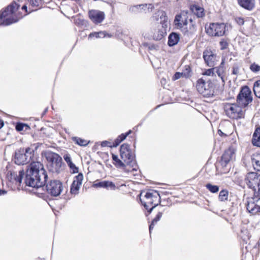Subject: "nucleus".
<instances>
[{
  "instance_id": "a878e982",
  "label": "nucleus",
  "mask_w": 260,
  "mask_h": 260,
  "mask_svg": "<svg viewBox=\"0 0 260 260\" xmlns=\"http://www.w3.org/2000/svg\"><path fill=\"white\" fill-rule=\"evenodd\" d=\"M162 212H158V213L157 214V215H156L155 217L152 220V221L149 226V230L150 234H151V232H152V230L153 229L155 224H156L157 222L160 219V218L162 216Z\"/></svg>"
},
{
  "instance_id": "0eeeda50",
  "label": "nucleus",
  "mask_w": 260,
  "mask_h": 260,
  "mask_svg": "<svg viewBox=\"0 0 260 260\" xmlns=\"http://www.w3.org/2000/svg\"><path fill=\"white\" fill-rule=\"evenodd\" d=\"M196 88L198 92L204 97H211L214 95L215 84L211 80L206 81L203 78L199 79Z\"/></svg>"
},
{
  "instance_id": "58836bf2",
  "label": "nucleus",
  "mask_w": 260,
  "mask_h": 260,
  "mask_svg": "<svg viewBox=\"0 0 260 260\" xmlns=\"http://www.w3.org/2000/svg\"><path fill=\"white\" fill-rule=\"evenodd\" d=\"M189 21L190 23L189 30L191 32L193 33L197 30L196 23L192 18L189 19Z\"/></svg>"
},
{
  "instance_id": "09e8293b",
  "label": "nucleus",
  "mask_w": 260,
  "mask_h": 260,
  "mask_svg": "<svg viewBox=\"0 0 260 260\" xmlns=\"http://www.w3.org/2000/svg\"><path fill=\"white\" fill-rule=\"evenodd\" d=\"M141 8L142 10H145L147 8V4H142V5H137V6H134L133 8H132V11H134V9H138V8Z\"/></svg>"
},
{
  "instance_id": "7c9ffc66",
  "label": "nucleus",
  "mask_w": 260,
  "mask_h": 260,
  "mask_svg": "<svg viewBox=\"0 0 260 260\" xmlns=\"http://www.w3.org/2000/svg\"><path fill=\"white\" fill-rule=\"evenodd\" d=\"M253 90L255 95L260 99V80L254 82Z\"/></svg>"
},
{
  "instance_id": "ddd939ff",
  "label": "nucleus",
  "mask_w": 260,
  "mask_h": 260,
  "mask_svg": "<svg viewBox=\"0 0 260 260\" xmlns=\"http://www.w3.org/2000/svg\"><path fill=\"white\" fill-rule=\"evenodd\" d=\"M188 13L187 11L183 10L176 15L173 22L175 28L180 29L187 25Z\"/></svg>"
},
{
  "instance_id": "5701e85b",
  "label": "nucleus",
  "mask_w": 260,
  "mask_h": 260,
  "mask_svg": "<svg viewBox=\"0 0 260 260\" xmlns=\"http://www.w3.org/2000/svg\"><path fill=\"white\" fill-rule=\"evenodd\" d=\"M63 158L67 163L68 166L72 171V173H77L78 172V168L72 162L70 155L66 154L64 155Z\"/></svg>"
},
{
  "instance_id": "a18cd8bd",
  "label": "nucleus",
  "mask_w": 260,
  "mask_h": 260,
  "mask_svg": "<svg viewBox=\"0 0 260 260\" xmlns=\"http://www.w3.org/2000/svg\"><path fill=\"white\" fill-rule=\"evenodd\" d=\"M214 68H213L207 69L203 73V74L207 76H213L214 74Z\"/></svg>"
},
{
  "instance_id": "a211bd4d",
  "label": "nucleus",
  "mask_w": 260,
  "mask_h": 260,
  "mask_svg": "<svg viewBox=\"0 0 260 260\" xmlns=\"http://www.w3.org/2000/svg\"><path fill=\"white\" fill-rule=\"evenodd\" d=\"M189 9L191 13L197 18H203L205 16V10L199 5L193 4L190 5Z\"/></svg>"
},
{
  "instance_id": "4d7b16f0",
  "label": "nucleus",
  "mask_w": 260,
  "mask_h": 260,
  "mask_svg": "<svg viewBox=\"0 0 260 260\" xmlns=\"http://www.w3.org/2000/svg\"><path fill=\"white\" fill-rule=\"evenodd\" d=\"M217 133L221 137H226L227 136V135L222 132L220 129H218Z\"/></svg>"
},
{
  "instance_id": "864d4df0",
  "label": "nucleus",
  "mask_w": 260,
  "mask_h": 260,
  "mask_svg": "<svg viewBox=\"0 0 260 260\" xmlns=\"http://www.w3.org/2000/svg\"><path fill=\"white\" fill-rule=\"evenodd\" d=\"M154 8V6L151 4H147V10L148 12H151L152 9Z\"/></svg>"
},
{
  "instance_id": "ea45409f",
  "label": "nucleus",
  "mask_w": 260,
  "mask_h": 260,
  "mask_svg": "<svg viewBox=\"0 0 260 260\" xmlns=\"http://www.w3.org/2000/svg\"><path fill=\"white\" fill-rule=\"evenodd\" d=\"M219 45L220 46V49L223 50L226 49L229 46V43L228 41L225 39H222L219 42Z\"/></svg>"
},
{
  "instance_id": "f704fd0d",
  "label": "nucleus",
  "mask_w": 260,
  "mask_h": 260,
  "mask_svg": "<svg viewBox=\"0 0 260 260\" xmlns=\"http://www.w3.org/2000/svg\"><path fill=\"white\" fill-rule=\"evenodd\" d=\"M191 70L189 66H185L182 71L183 76L185 78H188L191 76Z\"/></svg>"
},
{
  "instance_id": "c9c22d12",
  "label": "nucleus",
  "mask_w": 260,
  "mask_h": 260,
  "mask_svg": "<svg viewBox=\"0 0 260 260\" xmlns=\"http://www.w3.org/2000/svg\"><path fill=\"white\" fill-rule=\"evenodd\" d=\"M44 3L43 0H34V12L42 8Z\"/></svg>"
},
{
  "instance_id": "4c0bfd02",
  "label": "nucleus",
  "mask_w": 260,
  "mask_h": 260,
  "mask_svg": "<svg viewBox=\"0 0 260 260\" xmlns=\"http://www.w3.org/2000/svg\"><path fill=\"white\" fill-rule=\"evenodd\" d=\"M83 179V175L82 173H79L77 176L74 177L73 181L75 182V183L82 185V181Z\"/></svg>"
},
{
  "instance_id": "8fccbe9b",
  "label": "nucleus",
  "mask_w": 260,
  "mask_h": 260,
  "mask_svg": "<svg viewBox=\"0 0 260 260\" xmlns=\"http://www.w3.org/2000/svg\"><path fill=\"white\" fill-rule=\"evenodd\" d=\"M101 146L104 147H109L110 148H112V146H111V144L110 142L108 141H103L101 142Z\"/></svg>"
},
{
  "instance_id": "412c9836",
  "label": "nucleus",
  "mask_w": 260,
  "mask_h": 260,
  "mask_svg": "<svg viewBox=\"0 0 260 260\" xmlns=\"http://www.w3.org/2000/svg\"><path fill=\"white\" fill-rule=\"evenodd\" d=\"M156 19L159 21V23L162 25V27L165 28L167 27V22L168 21V17L166 13L164 11H159L156 13Z\"/></svg>"
},
{
  "instance_id": "e2e57ef3",
  "label": "nucleus",
  "mask_w": 260,
  "mask_h": 260,
  "mask_svg": "<svg viewBox=\"0 0 260 260\" xmlns=\"http://www.w3.org/2000/svg\"><path fill=\"white\" fill-rule=\"evenodd\" d=\"M6 193V191L5 190L0 189V196Z\"/></svg>"
},
{
  "instance_id": "dca6fc26",
  "label": "nucleus",
  "mask_w": 260,
  "mask_h": 260,
  "mask_svg": "<svg viewBox=\"0 0 260 260\" xmlns=\"http://www.w3.org/2000/svg\"><path fill=\"white\" fill-rule=\"evenodd\" d=\"M145 197L147 200V203L150 205H154V202L158 200V204L160 203V197L158 191L153 190L152 192L148 191L146 193Z\"/></svg>"
},
{
  "instance_id": "cd10ccee",
  "label": "nucleus",
  "mask_w": 260,
  "mask_h": 260,
  "mask_svg": "<svg viewBox=\"0 0 260 260\" xmlns=\"http://www.w3.org/2000/svg\"><path fill=\"white\" fill-rule=\"evenodd\" d=\"M72 139L75 144L80 146H86L89 143L85 140L77 137H72Z\"/></svg>"
},
{
  "instance_id": "9b49d317",
  "label": "nucleus",
  "mask_w": 260,
  "mask_h": 260,
  "mask_svg": "<svg viewBox=\"0 0 260 260\" xmlns=\"http://www.w3.org/2000/svg\"><path fill=\"white\" fill-rule=\"evenodd\" d=\"M47 192L52 197H58L63 190L62 182L58 180H51L45 187Z\"/></svg>"
},
{
  "instance_id": "603ef678",
  "label": "nucleus",
  "mask_w": 260,
  "mask_h": 260,
  "mask_svg": "<svg viewBox=\"0 0 260 260\" xmlns=\"http://www.w3.org/2000/svg\"><path fill=\"white\" fill-rule=\"evenodd\" d=\"M120 144V143L117 140V139H115L113 143L112 144H111L112 148V147H116Z\"/></svg>"
},
{
  "instance_id": "bb28decb",
  "label": "nucleus",
  "mask_w": 260,
  "mask_h": 260,
  "mask_svg": "<svg viewBox=\"0 0 260 260\" xmlns=\"http://www.w3.org/2000/svg\"><path fill=\"white\" fill-rule=\"evenodd\" d=\"M229 197V191L227 189H224L220 190L218 196V199L221 202L228 201Z\"/></svg>"
},
{
  "instance_id": "e433bc0d",
  "label": "nucleus",
  "mask_w": 260,
  "mask_h": 260,
  "mask_svg": "<svg viewBox=\"0 0 260 260\" xmlns=\"http://www.w3.org/2000/svg\"><path fill=\"white\" fill-rule=\"evenodd\" d=\"M131 150L129 145L127 144L124 143L120 146V154H124L126 152Z\"/></svg>"
},
{
  "instance_id": "2f4dec72",
  "label": "nucleus",
  "mask_w": 260,
  "mask_h": 260,
  "mask_svg": "<svg viewBox=\"0 0 260 260\" xmlns=\"http://www.w3.org/2000/svg\"><path fill=\"white\" fill-rule=\"evenodd\" d=\"M112 159L115 162V165L118 167H123L125 166V164L120 159H119L117 155L112 154Z\"/></svg>"
},
{
  "instance_id": "4468645a",
  "label": "nucleus",
  "mask_w": 260,
  "mask_h": 260,
  "mask_svg": "<svg viewBox=\"0 0 260 260\" xmlns=\"http://www.w3.org/2000/svg\"><path fill=\"white\" fill-rule=\"evenodd\" d=\"M90 19L95 24H99L105 19V14L104 12L97 10H91L88 11Z\"/></svg>"
},
{
  "instance_id": "f257e3e1",
  "label": "nucleus",
  "mask_w": 260,
  "mask_h": 260,
  "mask_svg": "<svg viewBox=\"0 0 260 260\" xmlns=\"http://www.w3.org/2000/svg\"><path fill=\"white\" fill-rule=\"evenodd\" d=\"M15 162L18 165L29 164L26 170V175L24 182L22 183V177L24 175L23 170L19 171L18 175L14 172L9 171L7 175L8 182L7 185L13 190L19 189L21 187L22 190L31 193L32 190V151L28 147L25 149H20L15 152Z\"/></svg>"
},
{
  "instance_id": "1a4fd4ad",
  "label": "nucleus",
  "mask_w": 260,
  "mask_h": 260,
  "mask_svg": "<svg viewBox=\"0 0 260 260\" xmlns=\"http://www.w3.org/2000/svg\"><path fill=\"white\" fill-rule=\"evenodd\" d=\"M252 100L251 91L248 86L242 87L237 96V103L242 108H246Z\"/></svg>"
},
{
  "instance_id": "6e6552de",
  "label": "nucleus",
  "mask_w": 260,
  "mask_h": 260,
  "mask_svg": "<svg viewBox=\"0 0 260 260\" xmlns=\"http://www.w3.org/2000/svg\"><path fill=\"white\" fill-rule=\"evenodd\" d=\"M224 111L225 115L231 119H239L244 118L245 110L237 104L226 103L224 105Z\"/></svg>"
},
{
  "instance_id": "393cba45",
  "label": "nucleus",
  "mask_w": 260,
  "mask_h": 260,
  "mask_svg": "<svg viewBox=\"0 0 260 260\" xmlns=\"http://www.w3.org/2000/svg\"><path fill=\"white\" fill-rule=\"evenodd\" d=\"M166 32L163 28L155 30L153 35V39L155 41L161 40L165 36Z\"/></svg>"
},
{
  "instance_id": "6ab92c4d",
  "label": "nucleus",
  "mask_w": 260,
  "mask_h": 260,
  "mask_svg": "<svg viewBox=\"0 0 260 260\" xmlns=\"http://www.w3.org/2000/svg\"><path fill=\"white\" fill-rule=\"evenodd\" d=\"M238 4L243 8L252 11L255 8V0H237Z\"/></svg>"
},
{
  "instance_id": "774afa93",
  "label": "nucleus",
  "mask_w": 260,
  "mask_h": 260,
  "mask_svg": "<svg viewBox=\"0 0 260 260\" xmlns=\"http://www.w3.org/2000/svg\"><path fill=\"white\" fill-rule=\"evenodd\" d=\"M133 170L136 171V170H137V169H136V168H133Z\"/></svg>"
},
{
  "instance_id": "423d86ee",
  "label": "nucleus",
  "mask_w": 260,
  "mask_h": 260,
  "mask_svg": "<svg viewBox=\"0 0 260 260\" xmlns=\"http://www.w3.org/2000/svg\"><path fill=\"white\" fill-rule=\"evenodd\" d=\"M244 181L248 188L253 191V194H260V174L249 172L245 175Z\"/></svg>"
},
{
  "instance_id": "b1692460",
  "label": "nucleus",
  "mask_w": 260,
  "mask_h": 260,
  "mask_svg": "<svg viewBox=\"0 0 260 260\" xmlns=\"http://www.w3.org/2000/svg\"><path fill=\"white\" fill-rule=\"evenodd\" d=\"M252 143L254 146L260 147V127L255 129L252 136Z\"/></svg>"
},
{
  "instance_id": "0e129e2a",
  "label": "nucleus",
  "mask_w": 260,
  "mask_h": 260,
  "mask_svg": "<svg viewBox=\"0 0 260 260\" xmlns=\"http://www.w3.org/2000/svg\"><path fill=\"white\" fill-rule=\"evenodd\" d=\"M48 108H47V107L45 109L43 113L42 114V116L44 115L48 111Z\"/></svg>"
},
{
  "instance_id": "9d476101",
  "label": "nucleus",
  "mask_w": 260,
  "mask_h": 260,
  "mask_svg": "<svg viewBox=\"0 0 260 260\" xmlns=\"http://www.w3.org/2000/svg\"><path fill=\"white\" fill-rule=\"evenodd\" d=\"M226 24L224 23H211L205 26L206 34L211 37H221L225 34Z\"/></svg>"
},
{
  "instance_id": "bf43d9fd",
  "label": "nucleus",
  "mask_w": 260,
  "mask_h": 260,
  "mask_svg": "<svg viewBox=\"0 0 260 260\" xmlns=\"http://www.w3.org/2000/svg\"><path fill=\"white\" fill-rule=\"evenodd\" d=\"M156 46L154 44H149L148 48L150 50H154L156 49Z\"/></svg>"
},
{
  "instance_id": "2eb2a0df",
  "label": "nucleus",
  "mask_w": 260,
  "mask_h": 260,
  "mask_svg": "<svg viewBox=\"0 0 260 260\" xmlns=\"http://www.w3.org/2000/svg\"><path fill=\"white\" fill-rule=\"evenodd\" d=\"M203 57L208 66L213 67L215 65L216 56L212 51L210 50L204 51Z\"/></svg>"
},
{
  "instance_id": "473e14b6",
  "label": "nucleus",
  "mask_w": 260,
  "mask_h": 260,
  "mask_svg": "<svg viewBox=\"0 0 260 260\" xmlns=\"http://www.w3.org/2000/svg\"><path fill=\"white\" fill-rule=\"evenodd\" d=\"M106 34L105 31L94 32L89 34V38H103L106 36Z\"/></svg>"
},
{
  "instance_id": "79ce46f5",
  "label": "nucleus",
  "mask_w": 260,
  "mask_h": 260,
  "mask_svg": "<svg viewBox=\"0 0 260 260\" xmlns=\"http://www.w3.org/2000/svg\"><path fill=\"white\" fill-rule=\"evenodd\" d=\"M250 69L252 72L257 73L260 71V66L257 64L253 63L250 66Z\"/></svg>"
},
{
  "instance_id": "c03bdc74",
  "label": "nucleus",
  "mask_w": 260,
  "mask_h": 260,
  "mask_svg": "<svg viewBox=\"0 0 260 260\" xmlns=\"http://www.w3.org/2000/svg\"><path fill=\"white\" fill-rule=\"evenodd\" d=\"M239 67L237 64H234L232 67V74L238 75L239 74Z\"/></svg>"
},
{
  "instance_id": "37998d69",
  "label": "nucleus",
  "mask_w": 260,
  "mask_h": 260,
  "mask_svg": "<svg viewBox=\"0 0 260 260\" xmlns=\"http://www.w3.org/2000/svg\"><path fill=\"white\" fill-rule=\"evenodd\" d=\"M107 189H110L112 190H115L116 189L115 184L112 181H108L107 187Z\"/></svg>"
},
{
  "instance_id": "39448f33",
  "label": "nucleus",
  "mask_w": 260,
  "mask_h": 260,
  "mask_svg": "<svg viewBox=\"0 0 260 260\" xmlns=\"http://www.w3.org/2000/svg\"><path fill=\"white\" fill-rule=\"evenodd\" d=\"M235 150L233 147H230L225 150L216 162V171L221 174L228 173L231 168V162L235 157Z\"/></svg>"
},
{
  "instance_id": "338daca9",
  "label": "nucleus",
  "mask_w": 260,
  "mask_h": 260,
  "mask_svg": "<svg viewBox=\"0 0 260 260\" xmlns=\"http://www.w3.org/2000/svg\"><path fill=\"white\" fill-rule=\"evenodd\" d=\"M117 139V140H118V141L120 143L121 142H122V141L118 137H117V138L116 139Z\"/></svg>"
},
{
  "instance_id": "72a5a7b5",
  "label": "nucleus",
  "mask_w": 260,
  "mask_h": 260,
  "mask_svg": "<svg viewBox=\"0 0 260 260\" xmlns=\"http://www.w3.org/2000/svg\"><path fill=\"white\" fill-rule=\"evenodd\" d=\"M15 128L18 132H21L24 129H25V131L29 129V127L26 124L22 123H17L16 125Z\"/></svg>"
},
{
  "instance_id": "de8ad7c7",
  "label": "nucleus",
  "mask_w": 260,
  "mask_h": 260,
  "mask_svg": "<svg viewBox=\"0 0 260 260\" xmlns=\"http://www.w3.org/2000/svg\"><path fill=\"white\" fill-rule=\"evenodd\" d=\"M74 22L76 25H84L85 24V21L84 19L81 18H77L74 20Z\"/></svg>"
},
{
  "instance_id": "7ed1b4c3",
  "label": "nucleus",
  "mask_w": 260,
  "mask_h": 260,
  "mask_svg": "<svg viewBox=\"0 0 260 260\" xmlns=\"http://www.w3.org/2000/svg\"><path fill=\"white\" fill-rule=\"evenodd\" d=\"M47 178L48 175L43 165L34 160V194L44 200L47 199V191L44 186Z\"/></svg>"
},
{
  "instance_id": "49530a36",
  "label": "nucleus",
  "mask_w": 260,
  "mask_h": 260,
  "mask_svg": "<svg viewBox=\"0 0 260 260\" xmlns=\"http://www.w3.org/2000/svg\"><path fill=\"white\" fill-rule=\"evenodd\" d=\"M235 21L237 22V23L239 25H244V20L243 19V18L241 17H236L235 18Z\"/></svg>"
},
{
  "instance_id": "aec40b11",
  "label": "nucleus",
  "mask_w": 260,
  "mask_h": 260,
  "mask_svg": "<svg viewBox=\"0 0 260 260\" xmlns=\"http://www.w3.org/2000/svg\"><path fill=\"white\" fill-rule=\"evenodd\" d=\"M180 40V34L176 32H171L168 36V45L173 47L178 44Z\"/></svg>"
},
{
  "instance_id": "20e7f679",
  "label": "nucleus",
  "mask_w": 260,
  "mask_h": 260,
  "mask_svg": "<svg viewBox=\"0 0 260 260\" xmlns=\"http://www.w3.org/2000/svg\"><path fill=\"white\" fill-rule=\"evenodd\" d=\"M41 155L48 161L47 167L49 172L58 174L62 171V159L58 154L46 150L42 151Z\"/></svg>"
},
{
  "instance_id": "5fc2aeb1",
  "label": "nucleus",
  "mask_w": 260,
  "mask_h": 260,
  "mask_svg": "<svg viewBox=\"0 0 260 260\" xmlns=\"http://www.w3.org/2000/svg\"><path fill=\"white\" fill-rule=\"evenodd\" d=\"M141 200V202L142 203V204L143 205V206L144 207V208L147 210H148V209H149V206L148 205V204H149L148 203H147V201L146 202H142V201Z\"/></svg>"
},
{
  "instance_id": "c85d7f7f",
  "label": "nucleus",
  "mask_w": 260,
  "mask_h": 260,
  "mask_svg": "<svg viewBox=\"0 0 260 260\" xmlns=\"http://www.w3.org/2000/svg\"><path fill=\"white\" fill-rule=\"evenodd\" d=\"M206 188L211 193H215L219 190V186L216 185H213L210 183H208L205 185Z\"/></svg>"
},
{
  "instance_id": "c756f323",
  "label": "nucleus",
  "mask_w": 260,
  "mask_h": 260,
  "mask_svg": "<svg viewBox=\"0 0 260 260\" xmlns=\"http://www.w3.org/2000/svg\"><path fill=\"white\" fill-rule=\"evenodd\" d=\"M81 185L78 184V183H75V181H73L71 187H70V192L72 194L76 195L79 193V190Z\"/></svg>"
},
{
  "instance_id": "052dcab7",
  "label": "nucleus",
  "mask_w": 260,
  "mask_h": 260,
  "mask_svg": "<svg viewBox=\"0 0 260 260\" xmlns=\"http://www.w3.org/2000/svg\"><path fill=\"white\" fill-rule=\"evenodd\" d=\"M132 133V130H129L128 131H127L126 133H124V134L126 136V137H127L129 135H130L131 133Z\"/></svg>"
},
{
  "instance_id": "a19ab883",
  "label": "nucleus",
  "mask_w": 260,
  "mask_h": 260,
  "mask_svg": "<svg viewBox=\"0 0 260 260\" xmlns=\"http://www.w3.org/2000/svg\"><path fill=\"white\" fill-rule=\"evenodd\" d=\"M107 182L108 180H104L96 182L94 183L93 185L96 187L106 188V187H107Z\"/></svg>"
},
{
  "instance_id": "4be33fe9",
  "label": "nucleus",
  "mask_w": 260,
  "mask_h": 260,
  "mask_svg": "<svg viewBox=\"0 0 260 260\" xmlns=\"http://www.w3.org/2000/svg\"><path fill=\"white\" fill-rule=\"evenodd\" d=\"M251 159L254 169L260 172V153L253 154Z\"/></svg>"
},
{
  "instance_id": "69168bd1",
  "label": "nucleus",
  "mask_w": 260,
  "mask_h": 260,
  "mask_svg": "<svg viewBox=\"0 0 260 260\" xmlns=\"http://www.w3.org/2000/svg\"><path fill=\"white\" fill-rule=\"evenodd\" d=\"M42 144L38 143L37 145L36 146H35V149L37 150L39 146H42Z\"/></svg>"
},
{
  "instance_id": "f3484780",
  "label": "nucleus",
  "mask_w": 260,
  "mask_h": 260,
  "mask_svg": "<svg viewBox=\"0 0 260 260\" xmlns=\"http://www.w3.org/2000/svg\"><path fill=\"white\" fill-rule=\"evenodd\" d=\"M120 157L127 165L131 166L132 167L136 165L135 156L132 154L131 150L120 155Z\"/></svg>"
},
{
  "instance_id": "13d9d810",
  "label": "nucleus",
  "mask_w": 260,
  "mask_h": 260,
  "mask_svg": "<svg viewBox=\"0 0 260 260\" xmlns=\"http://www.w3.org/2000/svg\"><path fill=\"white\" fill-rule=\"evenodd\" d=\"M119 138H120L122 141H124L126 138V136L124 134V133L121 134V135L118 136Z\"/></svg>"
},
{
  "instance_id": "6e6d98bb",
  "label": "nucleus",
  "mask_w": 260,
  "mask_h": 260,
  "mask_svg": "<svg viewBox=\"0 0 260 260\" xmlns=\"http://www.w3.org/2000/svg\"><path fill=\"white\" fill-rule=\"evenodd\" d=\"M158 205V203L154 204V205H153L151 208H149L148 210H147V211L149 212V214H150L152 212L153 209L155 208Z\"/></svg>"
},
{
  "instance_id": "680f3d73",
  "label": "nucleus",
  "mask_w": 260,
  "mask_h": 260,
  "mask_svg": "<svg viewBox=\"0 0 260 260\" xmlns=\"http://www.w3.org/2000/svg\"><path fill=\"white\" fill-rule=\"evenodd\" d=\"M4 125V121L2 119L0 120V129L2 128Z\"/></svg>"
},
{
  "instance_id": "f8f14e48",
  "label": "nucleus",
  "mask_w": 260,
  "mask_h": 260,
  "mask_svg": "<svg viewBox=\"0 0 260 260\" xmlns=\"http://www.w3.org/2000/svg\"><path fill=\"white\" fill-rule=\"evenodd\" d=\"M247 211L252 215L260 213V194L256 196L253 194V197L249 198L246 205Z\"/></svg>"
},
{
  "instance_id": "3c124183",
  "label": "nucleus",
  "mask_w": 260,
  "mask_h": 260,
  "mask_svg": "<svg viewBox=\"0 0 260 260\" xmlns=\"http://www.w3.org/2000/svg\"><path fill=\"white\" fill-rule=\"evenodd\" d=\"M182 76H183V74L182 73L176 72L174 74V75L173 77V80H177V79L180 78Z\"/></svg>"
},
{
  "instance_id": "f03ea898",
  "label": "nucleus",
  "mask_w": 260,
  "mask_h": 260,
  "mask_svg": "<svg viewBox=\"0 0 260 260\" xmlns=\"http://www.w3.org/2000/svg\"><path fill=\"white\" fill-rule=\"evenodd\" d=\"M28 14L26 5L13 1L0 11V25H9L17 22Z\"/></svg>"
}]
</instances>
